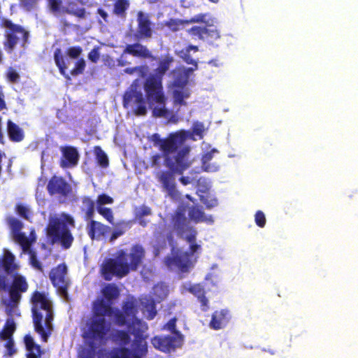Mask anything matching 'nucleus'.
<instances>
[{
    "instance_id": "48",
    "label": "nucleus",
    "mask_w": 358,
    "mask_h": 358,
    "mask_svg": "<svg viewBox=\"0 0 358 358\" xmlns=\"http://www.w3.org/2000/svg\"><path fill=\"white\" fill-rule=\"evenodd\" d=\"M8 224L13 233V236L17 233H21L20 231L23 227L21 221L14 217H10L8 218Z\"/></svg>"
},
{
    "instance_id": "24",
    "label": "nucleus",
    "mask_w": 358,
    "mask_h": 358,
    "mask_svg": "<svg viewBox=\"0 0 358 358\" xmlns=\"http://www.w3.org/2000/svg\"><path fill=\"white\" fill-rule=\"evenodd\" d=\"M14 261L15 256L10 251L6 250L0 258V272L12 274L17 268Z\"/></svg>"
},
{
    "instance_id": "25",
    "label": "nucleus",
    "mask_w": 358,
    "mask_h": 358,
    "mask_svg": "<svg viewBox=\"0 0 358 358\" xmlns=\"http://www.w3.org/2000/svg\"><path fill=\"white\" fill-rule=\"evenodd\" d=\"M7 133L12 142L19 143L24 138L23 129L10 120L7 121Z\"/></svg>"
},
{
    "instance_id": "14",
    "label": "nucleus",
    "mask_w": 358,
    "mask_h": 358,
    "mask_svg": "<svg viewBox=\"0 0 358 358\" xmlns=\"http://www.w3.org/2000/svg\"><path fill=\"white\" fill-rule=\"evenodd\" d=\"M28 287V283L24 276L20 275L14 276L8 287L9 300L13 306H16L19 303L22 299V294L26 292Z\"/></svg>"
},
{
    "instance_id": "53",
    "label": "nucleus",
    "mask_w": 358,
    "mask_h": 358,
    "mask_svg": "<svg viewBox=\"0 0 358 358\" xmlns=\"http://www.w3.org/2000/svg\"><path fill=\"white\" fill-rule=\"evenodd\" d=\"M131 351L127 348H121L113 352L109 358H129Z\"/></svg>"
},
{
    "instance_id": "34",
    "label": "nucleus",
    "mask_w": 358,
    "mask_h": 358,
    "mask_svg": "<svg viewBox=\"0 0 358 358\" xmlns=\"http://www.w3.org/2000/svg\"><path fill=\"white\" fill-rule=\"evenodd\" d=\"M122 312L128 317V319L133 322L138 319L136 315L138 313V308L134 301H127L122 304Z\"/></svg>"
},
{
    "instance_id": "41",
    "label": "nucleus",
    "mask_w": 358,
    "mask_h": 358,
    "mask_svg": "<svg viewBox=\"0 0 358 358\" xmlns=\"http://www.w3.org/2000/svg\"><path fill=\"white\" fill-rule=\"evenodd\" d=\"M96 159L101 168H107L109 165L108 158L104 151L99 146L94 147Z\"/></svg>"
},
{
    "instance_id": "50",
    "label": "nucleus",
    "mask_w": 358,
    "mask_h": 358,
    "mask_svg": "<svg viewBox=\"0 0 358 358\" xmlns=\"http://www.w3.org/2000/svg\"><path fill=\"white\" fill-rule=\"evenodd\" d=\"M183 76L184 75L181 69H178L177 71H176L173 81L174 87H186V85L188 83V80H186L185 83V78Z\"/></svg>"
},
{
    "instance_id": "6",
    "label": "nucleus",
    "mask_w": 358,
    "mask_h": 358,
    "mask_svg": "<svg viewBox=\"0 0 358 358\" xmlns=\"http://www.w3.org/2000/svg\"><path fill=\"white\" fill-rule=\"evenodd\" d=\"M1 25L8 29L5 31V41H3L4 49L8 53H12L17 43L18 38L16 35L17 34L22 35L23 43L27 42L29 32L21 25L14 24L11 20L6 18L1 19Z\"/></svg>"
},
{
    "instance_id": "63",
    "label": "nucleus",
    "mask_w": 358,
    "mask_h": 358,
    "mask_svg": "<svg viewBox=\"0 0 358 358\" xmlns=\"http://www.w3.org/2000/svg\"><path fill=\"white\" fill-rule=\"evenodd\" d=\"M125 231L122 229L117 228L114 229L110 236L109 241L110 242H113L118 237L121 236L124 234Z\"/></svg>"
},
{
    "instance_id": "11",
    "label": "nucleus",
    "mask_w": 358,
    "mask_h": 358,
    "mask_svg": "<svg viewBox=\"0 0 358 358\" xmlns=\"http://www.w3.org/2000/svg\"><path fill=\"white\" fill-rule=\"evenodd\" d=\"M184 340L172 335H157L150 340L152 346L157 350L171 353L182 347Z\"/></svg>"
},
{
    "instance_id": "17",
    "label": "nucleus",
    "mask_w": 358,
    "mask_h": 358,
    "mask_svg": "<svg viewBox=\"0 0 358 358\" xmlns=\"http://www.w3.org/2000/svg\"><path fill=\"white\" fill-rule=\"evenodd\" d=\"M165 263L168 267L176 266L181 272H187L192 266L191 256L188 252L179 251L174 256L166 257Z\"/></svg>"
},
{
    "instance_id": "40",
    "label": "nucleus",
    "mask_w": 358,
    "mask_h": 358,
    "mask_svg": "<svg viewBox=\"0 0 358 358\" xmlns=\"http://www.w3.org/2000/svg\"><path fill=\"white\" fill-rule=\"evenodd\" d=\"M215 150L206 152L201 158L202 168L205 171L211 172L216 171L218 170V166H210L209 164L210 161L213 157V152Z\"/></svg>"
},
{
    "instance_id": "3",
    "label": "nucleus",
    "mask_w": 358,
    "mask_h": 358,
    "mask_svg": "<svg viewBox=\"0 0 358 358\" xmlns=\"http://www.w3.org/2000/svg\"><path fill=\"white\" fill-rule=\"evenodd\" d=\"M31 308L34 330L46 342L52 329L54 312L52 302L43 292L35 291L31 297Z\"/></svg>"
},
{
    "instance_id": "58",
    "label": "nucleus",
    "mask_w": 358,
    "mask_h": 358,
    "mask_svg": "<svg viewBox=\"0 0 358 358\" xmlns=\"http://www.w3.org/2000/svg\"><path fill=\"white\" fill-rule=\"evenodd\" d=\"M255 221L256 224L261 228H263L265 226L266 217L262 210H258L256 212L255 215Z\"/></svg>"
},
{
    "instance_id": "16",
    "label": "nucleus",
    "mask_w": 358,
    "mask_h": 358,
    "mask_svg": "<svg viewBox=\"0 0 358 358\" xmlns=\"http://www.w3.org/2000/svg\"><path fill=\"white\" fill-rule=\"evenodd\" d=\"M60 151L62 157L59 164L62 169H71L78 165L80 155L76 148L71 145L61 146Z\"/></svg>"
},
{
    "instance_id": "54",
    "label": "nucleus",
    "mask_w": 358,
    "mask_h": 358,
    "mask_svg": "<svg viewBox=\"0 0 358 358\" xmlns=\"http://www.w3.org/2000/svg\"><path fill=\"white\" fill-rule=\"evenodd\" d=\"M180 57L183 59V61L187 64H192L195 66V69L198 68L197 62L195 61L190 55V52L188 50L185 49L180 51Z\"/></svg>"
},
{
    "instance_id": "49",
    "label": "nucleus",
    "mask_w": 358,
    "mask_h": 358,
    "mask_svg": "<svg viewBox=\"0 0 358 358\" xmlns=\"http://www.w3.org/2000/svg\"><path fill=\"white\" fill-rule=\"evenodd\" d=\"M29 255V264L30 265L34 268L35 269L43 271V266L41 263L39 262V260L37 258L36 252L31 249L29 251H27Z\"/></svg>"
},
{
    "instance_id": "44",
    "label": "nucleus",
    "mask_w": 358,
    "mask_h": 358,
    "mask_svg": "<svg viewBox=\"0 0 358 358\" xmlns=\"http://www.w3.org/2000/svg\"><path fill=\"white\" fill-rule=\"evenodd\" d=\"M24 342L28 352H36L42 351L41 346L34 343V338L31 335H25L24 337Z\"/></svg>"
},
{
    "instance_id": "20",
    "label": "nucleus",
    "mask_w": 358,
    "mask_h": 358,
    "mask_svg": "<svg viewBox=\"0 0 358 358\" xmlns=\"http://www.w3.org/2000/svg\"><path fill=\"white\" fill-rule=\"evenodd\" d=\"M171 223L174 229L180 235L185 233L190 234V229L194 228L188 224L187 217L183 210H178L171 217Z\"/></svg>"
},
{
    "instance_id": "30",
    "label": "nucleus",
    "mask_w": 358,
    "mask_h": 358,
    "mask_svg": "<svg viewBox=\"0 0 358 358\" xmlns=\"http://www.w3.org/2000/svg\"><path fill=\"white\" fill-rule=\"evenodd\" d=\"M82 210L85 212V220L87 221L94 217L95 211L94 201L88 196L82 198Z\"/></svg>"
},
{
    "instance_id": "26",
    "label": "nucleus",
    "mask_w": 358,
    "mask_h": 358,
    "mask_svg": "<svg viewBox=\"0 0 358 358\" xmlns=\"http://www.w3.org/2000/svg\"><path fill=\"white\" fill-rule=\"evenodd\" d=\"M191 92L187 87H175L172 92L173 106H186L185 99L190 96Z\"/></svg>"
},
{
    "instance_id": "4",
    "label": "nucleus",
    "mask_w": 358,
    "mask_h": 358,
    "mask_svg": "<svg viewBox=\"0 0 358 358\" xmlns=\"http://www.w3.org/2000/svg\"><path fill=\"white\" fill-rule=\"evenodd\" d=\"M68 225L75 227L73 217L66 213H62L60 217H53L47 226V236L52 243H59L64 249H69L72 245L74 238Z\"/></svg>"
},
{
    "instance_id": "23",
    "label": "nucleus",
    "mask_w": 358,
    "mask_h": 358,
    "mask_svg": "<svg viewBox=\"0 0 358 358\" xmlns=\"http://www.w3.org/2000/svg\"><path fill=\"white\" fill-rule=\"evenodd\" d=\"M188 292L197 298L200 302L201 310L206 312L209 310V300L206 296V291L201 284H194L189 287Z\"/></svg>"
},
{
    "instance_id": "7",
    "label": "nucleus",
    "mask_w": 358,
    "mask_h": 358,
    "mask_svg": "<svg viewBox=\"0 0 358 358\" xmlns=\"http://www.w3.org/2000/svg\"><path fill=\"white\" fill-rule=\"evenodd\" d=\"M46 189L48 194L55 197L59 203H65L73 194L71 184L59 176H52L48 182Z\"/></svg>"
},
{
    "instance_id": "37",
    "label": "nucleus",
    "mask_w": 358,
    "mask_h": 358,
    "mask_svg": "<svg viewBox=\"0 0 358 358\" xmlns=\"http://www.w3.org/2000/svg\"><path fill=\"white\" fill-rule=\"evenodd\" d=\"M190 234H188L185 239L190 244L189 245V252L190 256L192 257L195 252H196L199 250H201V245L196 243V238L197 235V231L195 228H189Z\"/></svg>"
},
{
    "instance_id": "42",
    "label": "nucleus",
    "mask_w": 358,
    "mask_h": 358,
    "mask_svg": "<svg viewBox=\"0 0 358 358\" xmlns=\"http://www.w3.org/2000/svg\"><path fill=\"white\" fill-rule=\"evenodd\" d=\"M16 242H17L24 252L31 250V241L25 236L24 233H17L13 236Z\"/></svg>"
},
{
    "instance_id": "47",
    "label": "nucleus",
    "mask_w": 358,
    "mask_h": 358,
    "mask_svg": "<svg viewBox=\"0 0 358 358\" xmlns=\"http://www.w3.org/2000/svg\"><path fill=\"white\" fill-rule=\"evenodd\" d=\"M209 16L208 13H199L197 15H195L192 17H191L189 20H187V24H192V23H203L207 24L210 23V21L212 22H213V19L210 20H206V17Z\"/></svg>"
},
{
    "instance_id": "46",
    "label": "nucleus",
    "mask_w": 358,
    "mask_h": 358,
    "mask_svg": "<svg viewBox=\"0 0 358 358\" xmlns=\"http://www.w3.org/2000/svg\"><path fill=\"white\" fill-rule=\"evenodd\" d=\"M96 210L109 223L113 224L114 216H113V210H111V208L103 207V206H96Z\"/></svg>"
},
{
    "instance_id": "38",
    "label": "nucleus",
    "mask_w": 358,
    "mask_h": 358,
    "mask_svg": "<svg viewBox=\"0 0 358 358\" xmlns=\"http://www.w3.org/2000/svg\"><path fill=\"white\" fill-rule=\"evenodd\" d=\"M113 340L120 345L126 346L129 344L131 337L127 331L124 330H117L113 334Z\"/></svg>"
},
{
    "instance_id": "59",
    "label": "nucleus",
    "mask_w": 358,
    "mask_h": 358,
    "mask_svg": "<svg viewBox=\"0 0 358 358\" xmlns=\"http://www.w3.org/2000/svg\"><path fill=\"white\" fill-rule=\"evenodd\" d=\"M16 212L17 213L25 220H29V210L22 204H17L16 206Z\"/></svg>"
},
{
    "instance_id": "45",
    "label": "nucleus",
    "mask_w": 358,
    "mask_h": 358,
    "mask_svg": "<svg viewBox=\"0 0 358 358\" xmlns=\"http://www.w3.org/2000/svg\"><path fill=\"white\" fill-rule=\"evenodd\" d=\"M185 24H187V20L170 19L165 22V25L173 31H178Z\"/></svg>"
},
{
    "instance_id": "64",
    "label": "nucleus",
    "mask_w": 358,
    "mask_h": 358,
    "mask_svg": "<svg viewBox=\"0 0 358 358\" xmlns=\"http://www.w3.org/2000/svg\"><path fill=\"white\" fill-rule=\"evenodd\" d=\"M8 79L11 83H17L20 78L19 74L14 70L9 71L7 75Z\"/></svg>"
},
{
    "instance_id": "22",
    "label": "nucleus",
    "mask_w": 358,
    "mask_h": 358,
    "mask_svg": "<svg viewBox=\"0 0 358 358\" xmlns=\"http://www.w3.org/2000/svg\"><path fill=\"white\" fill-rule=\"evenodd\" d=\"M124 52L136 57L151 59L152 60L156 59V57L152 55L148 48L139 43L127 45Z\"/></svg>"
},
{
    "instance_id": "60",
    "label": "nucleus",
    "mask_w": 358,
    "mask_h": 358,
    "mask_svg": "<svg viewBox=\"0 0 358 358\" xmlns=\"http://www.w3.org/2000/svg\"><path fill=\"white\" fill-rule=\"evenodd\" d=\"M193 134L199 136L200 138L203 137V134L204 132V125L201 122H195L193 125Z\"/></svg>"
},
{
    "instance_id": "33",
    "label": "nucleus",
    "mask_w": 358,
    "mask_h": 358,
    "mask_svg": "<svg viewBox=\"0 0 358 358\" xmlns=\"http://www.w3.org/2000/svg\"><path fill=\"white\" fill-rule=\"evenodd\" d=\"M130 6L129 0H115L113 13L120 17H125L127 10Z\"/></svg>"
},
{
    "instance_id": "13",
    "label": "nucleus",
    "mask_w": 358,
    "mask_h": 358,
    "mask_svg": "<svg viewBox=\"0 0 358 358\" xmlns=\"http://www.w3.org/2000/svg\"><path fill=\"white\" fill-rule=\"evenodd\" d=\"M48 7L52 13H67L76 16L80 19L86 17V9L83 7L74 8L76 3L69 2L68 6H63L62 0H47Z\"/></svg>"
},
{
    "instance_id": "62",
    "label": "nucleus",
    "mask_w": 358,
    "mask_h": 358,
    "mask_svg": "<svg viewBox=\"0 0 358 358\" xmlns=\"http://www.w3.org/2000/svg\"><path fill=\"white\" fill-rule=\"evenodd\" d=\"M6 341H6L5 345L7 349V351H8V355L9 356H12L16 352V350L15 348V345H14V341H13V338L6 339Z\"/></svg>"
},
{
    "instance_id": "9",
    "label": "nucleus",
    "mask_w": 358,
    "mask_h": 358,
    "mask_svg": "<svg viewBox=\"0 0 358 358\" xmlns=\"http://www.w3.org/2000/svg\"><path fill=\"white\" fill-rule=\"evenodd\" d=\"M143 89L145 92V99L149 103L165 105L166 98L160 77L150 75L143 83Z\"/></svg>"
},
{
    "instance_id": "35",
    "label": "nucleus",
    "mask_w": 358,
    "mask_h": 358,
    "mask_svg": "<svg viewBox=\"0 0 358 358\" xmlns=\"http://www.w3.org/2000/svg\"><path fill=\"white\" fill-rule=\"evenodd\" d=\"M15 329L16 325L13 319H8L6 321L2 331L0 332V338L2 340L12 338Z\"/></svg>"
},
{
    "instance_id": "12",
    "label": "nucleus",
    "mask_w": 358,
    "mask_h": 358,
    "mask_svg": "<svg viewBox=\"0 0 358 358\" xmlns=\"http://www.w3.org/2000/svg\"><path fill=\"white\" fill-rule=\"evenodd\" d=\"M67 266L63 263L53 268L49 274L50 279L54 287L57 288L60 294H67V289L69 286V280L67 276Z\"/></svg>"
},
{
    "instance_id": "55",
    "label": "nucleus",
    "mask_w": 358,
    "mask_h": 358,
    "mask_svg": "<svg viewBox=\"0 0 358 358\" xmlns=\"http://www.w3.org/2000/svg\"><path fill=\"white\" fill-rule=\"evenodd\" d=\"M113 203V199L106 194H99L96 199V206H103Z\"/></svg>"
},
{
    "instance_id": "2",
    "label": "nucleus",
    "mask_w": 358,
    "mask_h": 358,
    "mask_svg": "<svg viewBox=\"0 0 358 358\" xmlns=\"http://www.w3.org/2000/svg\"><path fill=\"white\" fill-rule=\"evenodd\" d=\"M144 257L145 250L138 244L134 245L129 254L124 250H120L115 258L108 259L102 264L101 275L107 281L111 280L113 276L122 278L130 271H136Z\"/></svg>"
},
{
    "instance_id": "21",
    "label": "nucleus",
    "mask_w": 358,
    "mask_h": 358,
    "mask_svg": "<svg viewBox=\"0 0 358 358\" xmlns=\"http://www.w3.org/2000/svg\"><path fill=\"white\" fill-rule=\"evenodd\" d=\"M229 311L227 309L215 310L213 313L209 327L213 330H219L224 328L230 320Z\"/></svg>"
},
{
    "instance_id": "10",
    "label": "nucleus",
    "mask_w": 358,
    "mask_h": 358,
    "mask_svg": "<svg viewBox=\"0 0 358 358\" xmlns=\"http://www.w3.org/2000/svg\"><path fill=\"white\" fill-rule=\"evenodd\" d=\"M110 324L104 317H93L85 333V338L94 342L103 343L106 340Z\"/></svg>"
},
{
    "instance_id": "57",
    "label": "nucleus",
    "mask_w": 358,
    "mask_h": 358,
    "mask_svg": "<svg viewBox=\"0 0 358 358\" xmlns=\"http://www.w3.org/2000/svg\"><path fill=\"white\" fill-rule=\"evenodd\" d=\"M153 115L159 117H168L170 113L169 110L164 107H155L153 110Z\"/></svg>"
},
{
    "instance_id": "28",
    "label": "nucleus",
    "mask_w": 358,
    "mask_h": 358,
    "mask_svg": "<svg viewBox=\"0 0 358 358\" xmlns=\"http://www.w3.org/2000/svg\"><path fill=\"white\" fill-rule=\"evenodd\" d=\"M188 216L189 220L195 223H199L203 222H206L209 223L213 222L212 217L210 216L209 217H206L201 207L197 205L192 206L189 208L188 211Z\"/></svg>"
},
{
    "instance_id": "39",
    "label": "nucleus",
    "mask_w": 358,
    "mask_h": 358,
    "mask_svg": "<svg viewBox=\"0 0 358 358\" xmlns=\"http://www.w3.org/2000/svg\"><path fill=\"white\" fill-rule=\"evenodd\" d=\"M177 317H173L170 319L162 328V330H166L172 334V336L180 337L184 340V336L176 329Z\"/></svg>"
},
{
    "instance_id": "19",
    "label": "nucleus",
    "mask_w": 358,
    "mask_h": 358,
    "mask_svg": "<svg viewBox=\"0 0 358 358\" xmlns=\"http://www.w3.org/2000/svg\"><path fill=\"white\" fill-rule=\"evenodd\" d=\"M137 36L138 38H150L152 36V22L148 15L140 11L137 17Z\"/></svg>"
},
{
    "instance_id": "31",
    "label": "nucleus",
    "mask_w": 358,
    "mask_h": 358,
    "mask_svg": "<svg viewBox=\"0 0 358 358\" xmlns=\"http://www.w3.org/2000/svg\"><path fill=\"white\" fill-rule=\"evenodd\" d=\"M173 62V57L166 55L164 58L159 61L158 67L155 69V74H152L153 76H159L162 80L163 76L169 69L170 65Z\"/></svg>"
},
{
    "instance_id": "29",
    "label": "nucleus",
    "mask_w": 358,
    "mask_h": 358,
    "mask_svg": "<svg viewBox=\"0 0 358 358\" xmlns=\"http://www.w3.org/2000/svg\"><path fill=\"white\" fill-rule=\"evenodd\" d=\"M151 214V208L145 205H142L140 207L135 208L134 219L141 227H145L148 225V222L144 219V217L150 215Z\"/></svg>"
},
{
    "instance_id": "56",
    "label": "nucleus",
    "mask_w": 358,
    "mask_h": 358,
    "mask_svg": "<svg viewBox=\"0 0 358 358\" xmlns=\"http://www.w3.org/2000/svg\"><path fill=\"white\" fill-rule=\"evenodd\" d=\"M83 49L80 46H73L68 48L67 55L72 59H77L82 53Z\"/></svg>"
},
{
    "instance_id": "15",
    "label": "nucleus",
    "mask_w": 358,
    "mask_h": 358,
    "mask_svg": "<svg viewBox=\"0 0 358 358\" xmlns=\"http://www.w3.org/2000/svg\"><path fill=\"white\" fill-rule=\"evenodd\" d=\"M188 33L194 38L207 41H215L220 37V31L213 23L203 27L194 26L188 30Z\"/></svg>"
},
{
    "instance_id": "36",
    "label": "nucleus",
    "mask_w": 358,
    "mask_h": 358,
    "mask_svg": "<svg viewBox=\"0 0 358 358\" xmlns=\"http://www.w3.org/2000/svg\"><path fill=\"white\" fill-rule=\"evenodd\" d=\"M54 59L56 66L58 67L60 73L65 78L69 79V76L66 74L67 66H66L64 58L62 54L60 48H57L54 52Z\"/></svg>"
},
{
    "instance_id": "32",
    "label": "nucleus",
    "mask_w": 358,
    "mask_h": 358,
    "mask_svg": "<svg viewBox=\"0 0 358 358\" xmlns=\"http://www.w3.org/2000/svg\"><path fill=\"white\" fill-rule=\"evenodd\" d=\"M104 298L108 301L112 302L120 296V290L115 284H107L101 290Z\"/></svg>"
},
{
    "instance_id": "8",
    "label": "nucleus",
    "mask_w": 358,
    "mask_h": 358,
    "mask_svg": "<svg viewBox=\"0 0 358 358\" xmlns=\"http://www.w3.org/2000/svg\"><path fill=\"white\" fill-rule=\"evenodd\" d=\"M128 329L131 334L134 336V340L132 343L133 353L146 356L148 354V345L146 339L148 338L145 333L148 329L146 322L141 319H136L128 325Z\"/></svg>"
},
{
    "instance_id": "61",
    "label": "nucleus",
    "mask_w": 358,
    "mask_h": 358,
    "mask_svg": "<svg viewBox=\"0 0 358 358\" xmlns=\"http://www.w3.org/2000/svg\"><path fill=\"white\" fill-rule=\"evenodd\" d=\"M100 58V55L99 52V48H93L89 53H88V59L93 63H96Z\"/></svg>"
},
{
    "instance_id": "52",
    "label": "nucleus",
    "mask_w": 358,
    "mask_h": 358,
    "mask_svg": "<svg viewBox=\"0 0 358 358\" xmlns=\"http://www.w3.org/2000/svg\"><path fill=\"white\" fill-rule=\"evenodd\" d=\"M115 323L118 326H124V325H129L130 323L127 324V318L128 317L123 313L120 310L114 311L113 315Z\"/></svg>"
},
{
    "instance_id": "1",
    "label": "nucleus",
    "mask_w": 358,
    "mask_h": 358,
    "mask_svg": "<svg viewBox=\"0 0 358 358\" xmlns=\"http://www.w3.org/2000/svg\"><path fill=\"white\" fill-rule=\"evenodd\" d=\"M189 134L185 130L172 132L164 138L158 134L152 135L151 141L159 148L164 159V165L169 169L157 174L158 181L173 199L180 198L175 182V174L182 175L192 165L189 159L190 146L186 143Z\"/></svg>"
},
{
    "instance_id": "18",
    "label": "nucleus",
    "mask_w": 358,
    "mask_h": 358,
    "mask_svg": "<svg viewBox=\"0 0 358 358\" xmlns=\"http://www.w3.org/2000/svg\"><path fill=\"white\" fill-rule=\"evenodd\" d=\"M111 231V228L101 222L92 218L87 224V232L91 240L100 241L106 238Z\"/></svg>"
},
{
    "instance_id": "27",
    "label": "nucleus",
    "mask_w": 358,
    "mask_h": 358,
    "mask_svg": "<svg viewBox=\"0 0 358 358\" xmlns=\"http://www.w3.org/2000/svg\"><path fill=\"white\" fill-rule=\"evenodd\" d=\"M94 317H103L106 315L112 316L114 309L110 303H106L103 299L98 300L94 303Z\"/></svg>"
},
{
    "instance_id": "51",
    "label": "nucleus",
    "mask_w": 358,
    "mask_h": 358,
    "mask_svg": "<svg viewBox=\"0 0 358 358\" xmlns=\"http://www.w3.org/2000/svg\"><path fill=\"white\" fill-rule=\"evenodd\" d=\"M86 66L85 61L83 58L79 59L76 63L74 68L71 71L72 76H78L83 73Z\"/></svg>"
},
{
    "instance_id": "43",
    "label": "nucleus",
    "mask_w": 358,
    "mask_h": 358,
    "mask_svg": "<svg viewBox=\"0 0 358 358\" xmlns=\"http://www.w3.org/2000/svg\"><path fill=\"white\" fill-rule=\"evenodd\" d=\"M143 306L148 313L145 315L147 320H153L157 313L155 301L153 300H147L146 302L143 303Z\"/></svg>"
},
{
    "instance_id": "5",
    "label": "nucleus",
    "mask_w": 358,
    "mask_h": 358,
    "mask_svg": "<svg viewBox=\"0 0 358 358\" xmlns=\"http://www.w3.org/2000/svg\"><path fill=\"white\" fill-rule=\"evenodd\" d=\"M139 87L140 81L138 79H135L129 88L124 92L122 98V104L125 108L135 105L133 110L134 114L137 116H143L147 113V107L145 99L139 90Z\"/></svg>"
}]
</instances>
